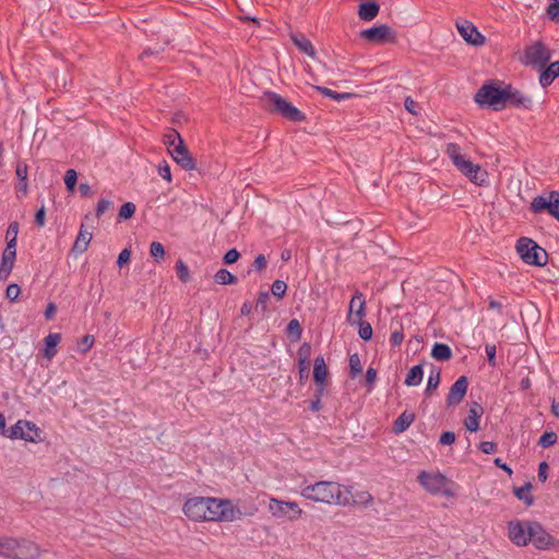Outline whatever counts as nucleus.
<instances>
[{
	"label": "nucleus",
	"mask_w": 559,
	"mask_h": 559,
	"mask_svg": "<svg viewBox=\"0 0 559 559\" xmlns=\"http://www.w3.org/2000/svg\"><path fill=\"white\" fill-rule=\"evenodd\" d=\"M183 515L192 522H234L241 518L240 510L228 499L194 496L185 500Z\"/></svg>",
	"instance_id": "obj_1"
},
{
	"label": "nucleus",
	"mask_w": 559,
	"mask_h": 559,
	"mask_svg": "<svg viewBox=\"0 0 559 559\" xmlns=\"http://www.w3.org/2000/svg\"><path fill=\"white\" fill-rule=\"evenodd\" d=\"M507 538L515 547L532 545L537 550H551L559 547V540L538 521L512 519L507 522Z\"/></svg>",
	"instance_id": "obj_2"
},
{
	"label": "nucleus",
	"mask_w": 559,
	"mask_h": 559,
	"mask_svg": "<svg viewBox=\"0 0 559 559\" xmlns=\"http://www.w3.org/2000/svg\"><path fill=\"white\" fill-rule=\"evenodd\" d=\"M350 489L336 481L321 480L305 486L300 495L307 500L328 506L350 504Z\"/></svg>",
	"instance_id": "obj_3"
},
{
	"label": "nucleus",
	"mask_w": 559,
	"mask_h": 559,
	"mask_svg": "<svg viewBox=\"0 0 559 559\" xmlns=\"http://www.w3.org/2000/svg\"><path fill=\"white\" fill-rule=\"evenodd\" d=\"M445 154L456 170L472 183L484 187L488 183V173L479 164L474 163L464 150L456 143H449Z\"/></svg>",
	"instance_id": "obj_4"
},
{
	"label": "nucleus",
	"mask_w": 559,
	"mask_h": 559,
	"mask_svg": "<svg viewBox=\"0 0 559 559\" xmlns=\"http://www.w3.org/2000/svg\"><path fill=\"white\" fill-rule=\"evenodd\" d=\"M417 480L431 495L445 498H454L456 496L454 483L439 472L423 471L418 474Z\"/></svg>",
	"instance_id": "obj_5"
},
{
	"label": "nucleus",
	"mask_w": 559,
	"mask_h": 559,
	"mask_svg": "<svg viewBox=\"0 0 559 559\" xmlns=\"http://www.w3.org/2000/svg\"><path fill=\"white\" fill-rule=\"evenodd\" d=\"M41 554L40 547L33 540L7 536V559H37Z\"/></svg>",
	"instance_id": "obj_6"
},
{
	"label": "nucleus",
	"mask_w": 559,
	"mask_h": 559,
	"mask_svg": "<svg viewBox=\"0 0 559 559\" xmlns=\"http://www.w3.org/2000/svg\"><path fill=\"white\" fill-rule=\"evenodd\" d=\"M267 511L273 519L286 522H296L304 514L302 509L297 502L285 501L274 497L269 499Z\"/></svg>",
	"instance_id": "obj_7"
},
{
	"label": "nucleus",
	"mask_w": 559,
	"mask_h": 559,
	"mask_svg": "<svg viewBox=\"0 0 559 559\" xmlns=\"http://www.w3.org/2000/svg\"><path fill=\"white\" fill-rule=\"evenodd\" d=\"M550 58V49L542 41H534L525 47L519 61L526 67L542 70L549 62Z\"/></svg>",
	"instance_id": "obj_8"
},
{
	"label": "nucleus",
	"mask_w": 559,
	"mask_h": 559,
	"mask_svg": "<svg viewBox=\"0 0 559 559\" xmlns=\"http://www.w3.org/2000/svg\"><path fill=\"white\" fill-rule=\"evenodd\" d=\"M516 252L527 264L543 266L547 262L546 251L530 238H521L516 242Z\"/></svg>",
	"instance_id": "obj_9"
},
{
	"label": "nucleus",
	"mask_w": 559,
	"mask_h": 559,
	"mask_svg": "<svg viewBox=\"0 0 559 559\" xmlns=\"http://www.w3.org/2000/svg\"><path fill=\"white\" fill-rule=\"evenodd\" d=\"M474 100L481 107L501 110L504 108V88L495 84H484L475 94Z\"/></svg>",
	"instance_id": "obj_10"
},
{
	"label": "nucleus",
	"mask_w": 559,
	"mask_h": 559,
	"mask_svg": "<svg viewBox=\"0 0 559 559\" xmlns=\"http://www.w3.org/2000/svg\"><path fill=\"white\" fill-rule=\"evenodd\" d=\"M264 99L273 111L282 115L286 119L295 122L305 120V115L298 108H296L290 102H288L281 95L273 92H269L265 93Z\"/></svg>",
	"instance_id": "obj_11"
},
{
	"label": "nucleus",
	"mask_w": 559,
	"mask_h": 559,
	"mask_svg": "<svg viewBox=\"0 0 559 559\" xmlns=\"http://www.w3.org/2000/svg\"><path fill=\"white\" fill-rule=\"evenodd\" d=\"M7 438L38 443L41 441V430L33 421L20 419L9 429Z\"/></svg>",
	"instance_id": "obj_12"
},
{
	"label": "nucleus",
	"mask_w": 559,
	"mask_h": 559,
	"mask_svg": "<svg viewBox=\"0 0 559 559\" xmlns=\"http://www.w3.org/2000/svg\"><path fill=\"white\" fill-rule=\"evenodd\" d=\"M530 210L535 214L548 212L559 222V192L548 191L535 197L531 202Z\"/></svg>",
	"instance_id": "obj_13"
},
{
	"label": "nucleus",
	"mask_w": 559,
	"mask_h": 559,
	"mask_svg": "<svg viewBox=\"0 0 559 559\" xmlns=\"http://www.w3.org/2000/svg\"><path fill=\"white\" fill-rule=\"evenodd\" d=\"M360 37L370 44L394 43L396 34L388 24L377 25L360 33Z\"/></svg>",
	"instance_id": "obj_14"
},
{
	"label": "nucleus",
	"mask_w": 559,
	"mask_h": 559,
	"mask_svg": "<svg viewBox=\"0 0 559 559\" xmlns=\"http://www.w3.org/2000/svg\"><path fill=\"white\" fill-rule=\"evenodd\" d=\"M456 29L462 38L469 45L479 47L486 43L485 36L477 29V27L467 20L456 22Z\"/></svg>",
	"instance_id": "obj_15"
},
{
	"label": "nucleus",
	"mask_w": 559,
	"mask_h": 559,
	"mask_svg": "<svg viewBox=\"0 0 559 559\" xmlns=\"http://www.w3.org/2000/svg\"><path fill=\"white\" fill-rule=\"evenodd\" d=\"M366 316V302L364 295L356 292L349 301L347 321L348 323L360 322Z\"/></svg>",
	"instance_id": "obj_16"
},
{
	"label": "nucleus",
	"mask_w": 559,
	"mask_h": 559,
	"mask_svg": "<svg viewBox=\"0 0 559 559\" xmlns=\"http://www.w3.org/2000/svg\"><path fill=\"white\" fill-rule=\"evenodd\" d=\"M16 259V249L13 248V242L8 241L7 247L2 252L0 263V281H7L14 267Z\"/></svg>",
	"instance_id": "obj_17"
},
{
	"label": "nucleus",
	"mask_w": 559,
	"mask_h": 559,
	"mask_svg": "<svg viewBox=\"0 0 559 559\" xmlns=\"http://www.w3.org/2000/svg\"><path fill=\"white\" fill-rule=\"evenodd\" d=\"M173 159L183 169L186 170H194L195 169V160L188 151L185 142L179 143L178 146L170 150L169 153Z\"/></svg>",
	"instance_id": "obj_18"
},
{
	"label": "nucleus",
	"mask_w": 559,
	"mask_h": 559,
	"mask_svg": "<svg viewBox=\"0 0 559 559\" xmlns=\"http://www.w3.org/2000/svg\"><path fill=\"white\" fill-rule=\"evenodd\" d=\"M329 378V370L322 356L314 359L313 380L317 383L319 395H323Z\"/></svg>",
	"instance_id": "obj_19"
},
{
	"label": "nucleus",
	"mask_w": 559,
	"mask_h": 559,
	"mask_svg": "<svg viewBox=\"0 0 559 559\" xmlns=\"http://www.w3.org/2000/svg\"><path fill=\"white\" fill-rule=\"evenodd\" d=\"M467 379L466 377H460L454 384L451 386L450 392L447 397L448 406H455L460 404L467 391Z\"/></svg>",
	"instance_id": "obj_20"
},
{
	"label": "nucleus",
	"mask_w": 559,
	"mask_h": 559,
	"mask_svg": "<svg viewBox=\"0 0 559 559\" xmlns=\"http://www.w3.org/2000/svg\"><path fill=\"white\" fill-rule=\"evenodd\" d=\"M298 356V369H299V379L300 382H304L309 378L310 371V357H311V346L309 343H304L297 353Z\"/></svg>",
	"instance_id": "obj_21"
},
{
	"label": "nucleus",
	"mask_w": 559,
	"mask_h": 559,
	"mask_svg": "<svg viewBox=\"0 0 559 559\" xmlns=\"http://www.w3.org/2000/svg\"><path fill=\"white\" fill-rule=\"evenodd\" d=\"M511 104L515 107L531 108L533 102L532 98L524 95L522 92L508 86L504 88V107L507 104Z\"/></svg>",
	"instance_id": "obj_22"
},
{
	"label": "nucleus",
	"mask_w": 559,
	"mask_h": 559,
	"mask_svg": "<svg viewBox=\"0 0 559 559\" xmlns=\"http://www.w3.org/2000/svg\"><path fill=\"white\" fill-rule=\"evenodd\" d=\"M484 409L480 404L473 402L469 404L467 417L464 419V427L469 432H476L479 429V420Z\"/></svg>",
	"instance_id": "obj_23"
},
{
	"label": "nucleus",
	"mask_w": 559,
	"mask_h": 559,
	"mask_svg": "<svg viewBox=\"0 0 559 559\" xmlns=\"http://www.w3.org/2000/svg\"><path fill=\"white\" fill-rule=\"evenodd\" d=\"M559 76V61L551 62L542 69L539 84L543 87L549 86Z\"/></svg>",
	"instance_id": "obj_24"
},
{
	"label": "nucleus",
	"mask_w": 559,
	"mask_h": 559,
	"mask_svg": "<svg viewBox=\"0 0 559 559\" xmlns=\"http://www.w3.org/2000/svg\"><path fill=\"white\" fill-rule=\"evenodd\" d=\"M92 240V233L84 228V224L81 225L80 231L73 243L72 251L76 254L85 252Z\"/></svg>",
	"instance_id": "obj_25"
},
{
	"label": "nucleus",
	"mask_w": 559,
	"mask_h": 559,
	"mask_svg": "<svg viewBox=\"0 0 559 559\" xmlns=\"http://www.w3.org/2000/svg\"><path fill=\"white\" fill-rule=\"evenodd\" d=\"M379 4L376 1H366L360 3L358 16L362 21H372L379 13Z\"/></svg>",
	"instance_id": "obj_26"
},
{
	"label": "nucleus",
	"mask_w": 559,
	"mask_h": 559,
	"mask_svg": "<svg viewBox=\"0 0 559 559\" xmlns=\"http://www.w3.org/2000/svg\"><path fill=\"white\" fill-rule=\"evenodd\" d=\"M292 40L301 52L306 53L311 59L316 58V49L307 37L304 35H292Z\"/></svg>",
	"instance_id": "obj_27"
},
{
	"label": "nucleus",
	"mask_w": 559,
	"mask_h": 559,
	"mask_svg": "<svg viewBox=\"0 0 559 559\" xmlns=\"http://www.w3.org/2000/svg\"><path fill=\"white\" fill-rule=\"evenodd\" d=\"M60 340L61 335L59 333H50L45 337V347L43 350L45 358L51 360L55 357L57 353L56 347L58 346Z\"/></svg>",
	"instance_id": "obj_28"
},
{
	"label": "nucleus",
	"mask_w": 559,
	"mask_h": 559,
	"mask_svg": "<svg viewBox=\"0 0 559 559\" xmlns=\"http://www.w3.org/2000/svg\"><path fill=\"white\" fill-rule=\"evenodd\" d=\"M414 419V414L407 412L402 413L393 424V431L395 433L405 431L412 425Z\"/></svg>",
	"instance_id": "obj_29"
},
{
	"label": "nucleus",
	"mask_w": 559,
	"mask_h": 559,
	"mask_svg": "<svg viewBox=\"0 0 559 559\" xmlns=\"http://www.w3.org/2000/svg\"><path fill=\"white\" fill-rule=\"evenodd\" d=\"M531 490H532L531 483H526L522 487L514 488L513 492L519 500L523 501L526 506L530 507L534 502V498L531 493Z\"/></svg>",
	"instance_id": "obj_30"
},
{
	"label": "nucleus",
	"mask_w": 559,
	"mask_h": 559,
	"mask_svg": "<svg viewBox=\"0 0 559 559\" xmlns=\"http://www.w3.org/2000/svg\"><path fill=\"white\" fill-rule=\"evenodd\" d=\"M431 356L437 360H449L452 356V350L445 344L436 343L432 347Z\"/></svg>",
	"instance_id": "obj_31"
},
{
	"label": "nucleus",
	"mask_w": 559,
	"mask_h": 559,
	"mask_svg": "<svg viewBox=\"0 0 559 559\" xmlns=\"http://www.w3.org/2000/svg\"><path fill=\"white\" fill-rule=\"evenodd\" d=\"M424 371L420 365L414 366L407 373L405 384L407 386H416L423 380Z\"/></svg>",
	"instance_id": "obj_32"
},
{
	"label": "nucleus",
	"mask_w": 559,
	"mask_h": 559,
	"mask_svg": "<svg viewBox=\"0 0 559 559\" xmlns=\"http://www.w3.org/2000/svg\"><path fill=\"white\" fill-rule=\"evenodd\" d=\"M214 281L219 285H233L237 283V277L228 270L221 269L215 273Z\"/></svg>",
	"instance_id": "obj_33"
},
{
	"label": "nucleus",
	"mask_w": 559,
	"mask_h": 559,
	"mask_svg": "<svg viewBox=\"0 0 559 559\" xmlns=\"http://www.w3.org/2000/svg\"><path fill=\"white\" fill-rule=\"evenodd\" d=\"M314 88L318 92H320L322 95L333 98L337 102L345 100V99H348L354 96V94H352V93H336L328 87H322V86H314Z\"/></svg>",
	"instance_id": "obj_34"
},
{
	"label": "nucleus",
	"mask_w": 559,
	"mask_h": 559,
	"mask_svg": "<svg viewBox=\"0 0 559 559\" xmlns=\"http://www.w3.org/2000/svg\"><path fill=\"white\" fill-rule=\"evenodd\" d=\"M180 134L176 130H170L164 135V144L168 147V152L182 143Z\"/></svg>",
	"instance_id": "obj_35"
},
{
	"label": "nucleus",
	"mask_w": 559,
	"mask_h": 559,
	"mask_svg": "<svg viewBox=\"0 0 559 559\" xmlns=\"http://www.w3.org/2000/svg\"><path fill=\"white\" fill-rule=\"evenodd\" d=\"M362 372V364L358 354L349 356V374L352 378H356Z\"/></svg>",
	"instance_id": "obj_36"
},
{
	"label": "nucleus",
	"mask_w": 559,
	"mask_h": 559,
	"mask_svg": "<svg viewBox=\"0 0 559 559\" xmlns=\"http://www.w3.org/2000/svg\"><path fill=\"white\" fill-rule=\"evenodd\" d=\"M175 267H176L177 276L182 283H188L191 280L190 270H189L188 265L182 260H178L176 262Z\"/></svg>",
	"instance_id": "obj_37"
},
{
	"label": "nucleus",
	"mask_w": 559,
	"mask_h": 559,
	"mask_svg": "<svg viewBox=\"0 0 559 559\" xmlns=\"http://www.w3.org/2000/svg\"><path fill=\"white\" fill-rule=\"evenodd\" d=\"M350 489V497L353 500H350V504L352 503H367L369 501H371V495L367 491H358V490H355L354 487H348Z\"/></svg>",
	"instance_id": "obj_38"
},
{
	"label": "nucleus",
	"mask_w": 559,
	"mask_h": 559,
	"mask_svg": "<svg viewBox=\"0 0 559 559\" xmlns=\"http://www.w3.org/2000/svg\"><path fill=\"white\" fill-rule=\"evenodd\" d=\"M150 254L156 262L164 260V258H165L164 246L158 241H153L150 246Z\"/></svg>",
	"instance_id": "obj_39"
},
{
	"label": "nucleus",
	"mask_w": 559,
	"mask_h": 559,
	"mask_svg": "<svg viewBox=\"0 0 559 559\" xmlns=\"http://www.w3.org/2000/svg\"><path fill=\"white\" fill-rule=\"evenodd\" d=\"M352 324L359 326L358 334L364 341H369L372 337V328L368 322L364 321V319L360 320V322H354Z\"/></svg>",
	"instance_id": "obj_40"
},
{
	"label": "nucleus",
	"mask_w": 559,
	"mask_h": 559,
	"mask_svg": "<svg viewBox=\"0 0 559 559\" xmlns=\"http://www.w3.org/2000/svg\"><path fill=\"white\" fill-rule=\"evenodd\" d=\"M78 174L74 169H68L64 175V183L70 192H73L76 186Z\"/></svg>",
	"instance_id": "obj_41"
},
{
	"label": "nucleus",
	"mask_w": 559,
	"mask_h": 559,
	"mask_svg": "<svg viewBox=\"0 0 559 559\" xmlns=\"http://www.w3.org/2000/svg\"><path fill=\"white\" fill-rule=\"evenodd\" d=\"M287 285L284 281L276 280L273 282L271 292L277 298H283L286 294Z\"/></svg>",
	"instance_id": "obj_42"
},
{
	"label": "nucleus",
	"mask_w": 559,
	"mask_h": 559,
	"mask_svg": "<svg viewBox=\"0 0 559 559\" xmlns=\"http://www.w3.org/2000/svg\"><path fill=\"white\" fill-rule=\"evenodd\" d=\"M547 14L551 21L559 23V0H550Z\"/></svg>",
	"instance_id": "obj_43"
},
{
	"label": "nucleus",
	"mask_w": 559,
	"mask_h": 559,
	"mask_svg": "<svg viewBox=\"0 0 559 559\" xmlns=\"http://www.w3.org/2000/svg\"><path fill=\"white\" fill-rule=\"evenodd\" d=\"M135 212V205L132 202L124 203L119 210V217L121 219H129Z\"/></svg>",
	"instance_id": "obj_44"
},
{
	"label": "nucleus",
	"mask_w": 559,
	"mask_h": 559,
	"mask_svg": "<svg viewBox=\"0 0 559 559\" xmlns=\"http://www.w3.org/2000/svg\"><path fill=\"white\" fill-rule=\"evenodd\" d=\"M440 382V373L439 372H431L426 388V393L431 394L439 385Z\"/></svg>",
	"instance_id": "obj_45"
},
{
	"label": "nucleus",
	"mask_w": 559,
	"mask_h": 559,
	"mask_svg": "<svg viewBox=\"0 0 559 559\" xmlns=\"http://www.w3.org/2000/svg\"><path fill=\"white\" fill-rule=\"evenodd\" d=\"M19 234V224L16 222H13L9 225L7 230V239L8 241L13 242V248L16 249V238Z\"/></svg>",
	"instance_id": "obj_46"
},
{
	"label": "nucleus",
	"mask_w": 559,
	"mask_h": 559,
	"mask_svg": "<svg viewBox=\"0 0 559 559\" xmlns=\"http://www.w3.org/2000/svg\"><path fill=\"white\" fill-rule=\"evenodd\" d=\"M557 441V435L555 432H545L539 439V445L543 448L551 447Z\"/></svg>",
	"instance_id": "obj_47"
},
{
	"label": "nucleus",
	"mask_w": 559,
	"mask_h": 559,
	"mask_svg": "<svg viewBox=\"0 0 559 559\" xmlns=\"http://www.w3.org/2000/svg\"><path fill=\"white\" fill-rule=\"evenodd\" d=\"M287 332L289 335H293L295 340H299L301 336V328L297 320H292L287 325Z\"/></svg>",
	"instance_id": "obj_48"
},
{
	"label": "nucleus",
	"mask_w": 559,
	"mask_h": 559,
	"mask_svg": "<svg viewBox=\"0 0 559 559\" xmlns=\"http://www.w3.org/2000/svg\"><path fill=\"white\" fill-rule=\"evenodd\" d=\"M21 294V288L17 284H10L5 290V297L10 301H15Z\"/></svg>",
	"instance_id": "obj_49"
},
{
	"label": "nucleus",
	"mask_w": 559,
	"mask_h": 559,
	"mask_svg": "<svg viewBox=\"0 0 559 559\" xmlns=\"http://www.w3.org/2000/svg\"><path fill=\"white\" fill-rule=\"evenodd\" d=\"M404 107L413 116H418L419 115L418 105H417V103L412 97L408 96V97L405 98Z\"/></svg>",
	"instance_id": "obj_50"
},
{
	"label": "nucleus",
	"mask_w": 559,
	"mask_h": 559,
	"mask_svg": "<svg viewBox=\"0 0 559 559\" xmlns=\"http://www.w3.org/2000/svg\"><path fill=\"white\" fill-rule=\"evenodd\" d=\"M94 345V336L85 335L79 343V347L83 353L88 352Z\"/></svg>",
	"instance_id": "obj_51"
},
{
	"label": "nucleus",
	"mask_w": 559,
	"mask_h": 559,
	"mask_svg": "<svg viewBox=\"0 0 559 559\" xmlns=\"http://www.w3.org/2000/svg\"><path fill=\"white\" fill-rule=\"evenodd\" d=\"M239 257L240 254L236 249H230L225 253L223 261L225 264H233L238 261Z\"/></svg>",
	"instance_id": "obj_52"
},
{
	"label": "nucleus",
	"mask_w": 559,
	"mask_h": 559,
	"mask_svg": "<svg viewBox=\"0 0 559 559\" xmlns=\"http://www.w3.org/2000/svg\"><path fill=\"white\" fill-rule=\"evenodd\" d=\"M157 170H158V174L160 177H163L168 182L171 181L170 167L166 162H163L162 164H159Z\"/></svg>",
	"instance_id": "obj_53"
},
{
	"label": "nucleus",
	"mask_w": 559,
	"mask_h": 559,
	"mask_svg": "<svg viewBox=\"0 0 559 559\" xmlns=\"http://www.w3.org/2000/svg\"><path fill=\"white\" fill-rule=\"evenodd\" d=\"M377 380V370L374 368H368L366 372V384L368 385V391H371L373 384Z\"/></svg>",
	"instance_id": "obj_54"
},
{
	"label": "nucleus",
	"mask_w": 559,
	"mask_h": 559,
	"mask_svg": "<svg viewBox=\"0 0 559 559\" xmlns=\"http://www.w3.org/2000/svg\"><path fill=\"white\" fill-rule=\"evenodd\" d=\"M130 257H131V251H130L128 248L123 249V250L119 253L118 259H117V264H118V266H119V267H122V266H124L126 264H128V263H129V261H130Z\"/></svg>",
	"instance_id": "obj_55"
},
{
	"label": "nucleus",
	"mask_w": 559,
	"mask_h": 559,
	"mask_svg": "<svg viewBox=\"0 0 559 559\" xmlns=\"http://www.w3.org/2000/svg\"><path fill=\"white\" fill-rule=\"evenodd\" d=\"M455 441V433L452 431H445L440 436L439 442L442 445H451Z\"/></svg>",
	"instance_id": "obj_56"
},
{
	"label": "nucleus",
	"mask_w": 559,
	"mask_h": 559,
	"mask_svg": "<svg viewBox=\"0 0 559 559\" xmlns=\"http://www.w3.org/2000/svg\"><path fill=\"white\" fill-rule=\"evenodd\" d=\"M15 174H16V177L19 178V180H25L27 179V175H28V167L25 163H19L16 165V169H15Z\"/></svg>",
	"instance_id": "obj_57"
},
{
	"label": "nucleus",
	"mask_w": 559,
	"mask_h": 559,
	"mask_svg": "<svg viewBox=\"0 0 559 559\" xmlns=\"http://www.w3.org/2000/svg\"><path fill=\"white\" fill-rule=\"evenodd\" d=\"M479 449L486 454H491L497 451V444L491 441H484L479 444Z\"/></svg>",
	"instance_id": "obj_58"
},
{
	"label": "nucleus",
	"mask_w": 559,
	"mask_h": 559,
	"mask_svg": "<svg viewBox=\"0 0 559 559\" xmlns=\"http://www.w3.org/2000/svg\"><path fill=\"white\" fill-rule=\"evenodd\" d=\"M486 354L488 358V362L491 366L496 365V346L495 345H486Z\"/></svg>",
	"instance_id": "obj_59"
},
{
	"label": "nucleus",
	"mask_w": 559,
	"mask_h": 559,
	"mask_svg": "<svg viewBox=\"0 0 559 559\" xmlns=\"http://www.w3.org/2000/svg\"><path fill=\"white\" fill-rule=\"evenodd\" d=\"M111 206V202L108 200H100L97 204L96 215L102 216L107 209Z\"/></svg>",
	"instance_id": "obj_60"
},
{
	"label": "nucleus",
	"mask_w": 559,
	"mask_h": 559,
	"mask_svg": "<svg viewBox=\"0 0 559 559\" xmlns=\"http://www.w3.org/2000/svg\"><path fill=\"white\" fill-rule=\"evenodd\" d=\"M548 464L546 462H542L538 466V478L544 483L547 479Z\"/></svg>",
	"instance_id": "obj_61"
},
{
	"label": "nucleus",
	"mask_w": 559,
	"mask_h": 559,
	"mask_svg": "<svg viewBox=\"0 0 559 559\" xmlns=\"http://www.w3.org/2000/svg\"><path fill=\"white\" fill-rule=\"evenodd\" d=\"M56 311H57L56 305L53 302H49L45 310V318L47 320H52Z\"/></svg>",
	"instance_id": "obj_62"
},
{
	"label": "nucleus",
	"mask_w": 559,
	"mask_h": 559,
	"mask_svg": "<svg viewBox=\"0 0 559 559\" xmlns=\"http://www.w3.org/2000/svg\"><path fill=\"white\" fill-rule=\"evenodd\" d=\"M253 265L257 270L261 271L266 266V260L263 254H259L253 262Z\"/></svg>",
	"instance_id": "obj_63"
},
{
	"label": "nucleus",
	"mask_w": 559,
	"mask_h": 559,
	"mask_svg": "<svg viewBox=\"0 0 559 559\" xmlns=\"http://www.w3.org/2000/svg\"><path fill=\"white\" fill-rule=\"evenodd\" d=\"M403 340H404V335H403V333H402V332H400V331H395V332H393V333L391 334V338H390V341H391V343H392L393 345H400V344L403 342Z\"/></svg>",
	"instance_id": "obj_64"
}]
</instances>
